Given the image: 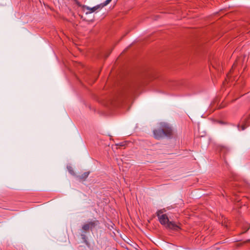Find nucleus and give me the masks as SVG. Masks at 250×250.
I'll return each instance as SVG.
<instances>
[{"mask_svg":"<svg viewBox=\"0 0 250 250\" xmlns=\"http://www.w3.org/2000/svg\"><path fill=\"white\" fill-rule=\"evenodd\" d=\"M172 133L171 127L166 123H161L159 127L153 130L154 137L158 140L164 137H170L172 136Z\"/></svg>","mask_w":250,"mask_h":250,"instance_id":"1","label":"nucleus"},{"mask_svg":"<svg viewBox=\"0 0 250 250\" xmlns=\"http://www.w3.org/2000/svg\"><path fill=\"white\" fill-rule=\"evenodd\" d=\"M112 0H106L104 2L100 4H98L95 6H94L93 7L90 8L85 5H83L82 6L83 8H86L88 11L86 13V14L92 13L94 12H97L100 11L101 9H102L104 7L108 5Z\"/></svg>","mask_w":250,"mask_h":250,"instance_id":"2","label":"nucleus"},{"mask_svg":"<svg viewBox=\"0 0 250 250\" xmlns=\"http://www.w3.org/2000/svg\"><path fill=\"white\" fill-rule=\"evenodd\" d=\"M165 211V209H160L157 211L156 214L161 224L166 226L169 221L167 214H164Z\"/></svg>","mask_w":250,"mask_h":250,"instance_id":"3","label":"nucleus"},{"mask_svg":"<svg viewBox=\"0 0 250 250\" xmlns=\"http://www.w3.org/2000/svg\"><path fill=\"white\" fill-rule=\"evenodd\" d=\"M99 224V222L97 220L88 222L87 223L84 224L82 226V229L84 231H87L90 229H92L94 228Z\"/></svg>","mask_w":250,"mask_h":250,"instance_id":"4","label":"nucleus"},{"mask_svg":"<svg viewBox=\"0 0 250 250\" xmlns=\"http://www.w3.org/2000/svg\"><path fill=\"white\" fill-rule=\"evenodd\" d=\"M166 227L167 228L173 229L175 230H177L180 229L179 227L177 225H176L174 222L170 221L168 222Z\"/></svg>","mask_w":250,"mask_h":250,"instance_id":"5","label":"nucleus"},{"mask_svg":"<svg viewBox=\"0 0 250 250\" xmlns=\"http://www.w3.org/2000/svg\"><path fill=\"white\" fill-rule=\"evenodd\" d=\"M89 174V172H85L82 175L79 176L78 177L79 180L84 181Z\"/></svg>","mask_w":250,"mask_h":250,"instance_id":"6","label":"nucleus"},{"mask_svg":"<svg viewBox=\"0 0 250 250\" xmlns=\"http://www.w3.org/2000/svg\"><path fill=\"white\" fill-rule=\"evenodd\" d=\"M238 127L239 130H244L247 127V126L245 125H242L241 126V129H240V128H239L240 127V125H238Z\"/></svg>","mask_w":250,"mask_h":250,"instance_id":"7","label":"nucleus"},{"mask_svg":"<svg viewBox=\"0 0 250 250\" xmlns=\"http://www.w3.org/2000/svg\"><path fill=\"white\" fill-rule=\"evenodd\" d=\"M68 169L69 172L71 174L74 175L75 174L74 171V170H73V168L71 167H68Z\"/></svg>","mask_w":250,"mask_h":250,"instance_id":"8","label":"nucleus"},{"mask_svg":"<svg viewBox=\"0 0 250 250\" xmlns=\"http://www.w3.org/2000/svg\"><path fill=\"white\" fill-rule=\"evenodd\" d=\"M76 3L79 6H82L80 2H79L77 0H75Z\"/></svg>","mask_w":250,"mask_h":250,"instance_id":"9","label":"nucleus"},{"mask_svg":"<svg viewBox=\"0 0 250 250\" xmlns=\"http://www.w3.org/2000/svg\"><path fill=\"white\" fill-rule=\"evenodd\" d=\"M237 63V61H236V62L234 63V64H233V65H232V68H234V67H235V66H236V65Z\"/></svg>","mask_w":250,"mask_h":250,"instance_id":"10","label":"nucleus"},{"mask_svg":"<svg viewBox=\"0 0 250 250\" xmlns=\"http://www.w3.org/2000/svg\"><path fill=\"white\" fill-rule=\"evenodd\" d=\"M120 146H124V143H122L120 144Z\"/></svg>","mask_w":250,"mask_h":250,"instance_id":"11","label":"nucleus"},{"mask_svg":"<svg viewBox=\"0 0 250 250\" xmlns=\"http://www.w3.org/2000/svg\"><path fill=\"white\" fill-rule=\"evenodd\" d=\"M212 66L215 68V66L214 65H212Z\"/></svg>","mask_w":250,"mask_h":250,"instance_id":"12","label":"nucleus"}]
</instances>
